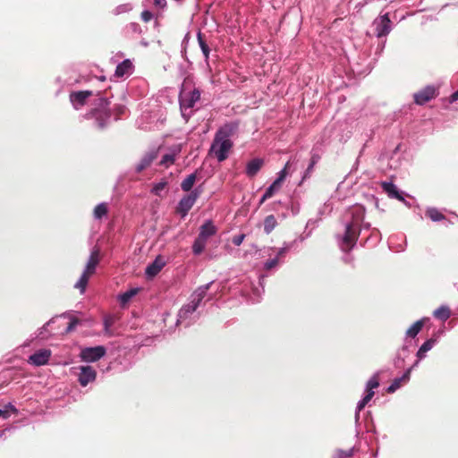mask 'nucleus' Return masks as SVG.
I'll list each match as a JSON object with an SVG mask.
<instances>
[{
	"label": "nucleus",
	"instance_id": "55",
	"mask_svg": "<svg viewBox=\"0 0 458 458\" xmlns=\"http://www.w3.org/2000/svg\"><path fill=\"white\" fill-rule=\"evenodd\" d=\"M385 44H386V42H382L380 45H378V47H377V53L380 54L383 51V49L385 47Z\"/></svg>",
	"mask_w": 458,
	"mask_h": 458
},
{
	"label": "nucleus",
	"instance_id": "10",
	"mask_svg": "<svg viewBox=\"0 0 458 458\" xmlns=\"http://www.w3.org/2000/svg\"><path fill=\"white\" fill-rule=\"evenodd\" d=\"M106 350L103 345L94 347H85L81 350L80 358L85 362H95L103 358Z\"/></svg>",
	"mask_w": 458,
	"mask_h": 458
},
{
	"label": "nucleus",
	"instance_id": "2",
	"mask_svg": "<svg viewBox=\"0 0 458 458\" xmlns=\"http://www.w3.org/2000/svg\"><path fill=\"white\" fill-rule=\"evenodd\" d=\"M365 208L361 205H354L348 208L344 215V233L337 237L340 249L344 252L352 250L357 243L362 230H370V224L364 222Z\"/></svg>",
	"mask_w": 458,
	"mask_h": 458
},
{
	"label": "nucleus",
	"instance_id": "15",
	"mask_svg": "<svg viewBox=\"0 0 458 458\" xmlns=\"http://www.w3.org/2000/svg\"><path fill=\"white\" fill-rule=\"evenodd\" d=\"M412 367H409L405 372L398 377H395L392 383L388 386L386 392L389 394L394 393L396 390L401 388L403 385L407 384L410 380V374Z\"/></svg>",
	"mask_w": 458,
	"mask_h": 458
},
{
	"label": "nucleus",
	"instance_id": "25",
	"mask_svg": "<svg viewBox=\"0 0 458 458\" xmlns=\"http://www.w3.org/2000/svg\"><path fill=\"white\" fill-rule=\"evenodd\" d=\"M198 43L201 49V52L205 57V62L208 65V58H209V53L210 48L207 42L203 39L201 32H198L197 34Z\"/></svg>",
	"mask_w": 458,
	"mask_h": 458
},
{
	"label": "nucleus",
	"instance_id": "6",
	"mask_svg": "<svg viewBox=\"0 0 458 458\" xmlns=\"http://www.w3.org/2000/svg\"><path fill=\"white\" fill-rule=\"evenodd\" d=\"M379 386L378 373H375L366 383L364 389V396L358 402L355 409V423L360 426V412L371 401L375 394V389Z\"/></svg>",
	"mask_w": 458,
	"mask_h": 458
},
{
	"label": "nucleus",
	"instance_id": "44",
	"mask_svg": "<svg viewBox=\"0 0 458 458\" xmlns=\"http://www.w3.org/2000/svg\"><path fill=\"white\" fill-rule=\"evenodd\" d=\"M141 20L145 22H148L152 18H153V14L150 11L148 10H144L142 13H141Z\"/></svg>",
	"mask_w": 458,
	"mask_h": 458
},
{
	"label": "nucleus",
	"instance_id": "11",
	"mask_svg": "<svg viewBox=\"0 0 458 458\" xmlns=\"http://www.w3.org/2000/svg\"><path fill=\"white\" fill-rule=\"evenodd\" d=\"M76 369L79 370L77 377L81 386H87L89 383L96 380L97 371L93 367L89 365L79 366Z\"/></svg>",
	"mask_w": 458,
	"mask_h": 458
},
{
	"label": "nucleus",
	"instance_id": "5",
	"mask_svg": "<svg viewBox=\"0 0 458 458\" xmlns=\"http://www.w3.org/2000/svg\"><path fill=\"white\" fill-rule=\"evenodd\" d=\"M425 320L426 318L416 321L406 330L404 344L397 352V356L394 360L396 368L402 369L406 365V360L411 354L410 348L416 345L415 337L421 330Z\"/></svg>",
	"mask_w": 458,
	"mask_h": 458
},
{
	"label": "nucleus",
	"instance_id": "42",
	"mask_svg": "<svg viewBox=\"0 0 458 458\" xmlns=\"http://www.w3.org/2000/svg\"><path fill=\"white\" fill-rule=\"evenodd\" d=\"M289 249H290V245L284 244V246H283L282 248L277 250L276 258H278V260H279L282 257H284L287 253Z\"/></svg>",
	"mask_w": 458,
	"mask_h": 458
},
{
	"label": "nucleus",
	"instance_id": "24",
	"mask_svg": "<svg viewBox=\"0 0 458 458\" xmlns=\"http://www.w3.org/2000/svg\"><path fill=\"white\" fill-rule=\"evenodd\" d=\"M139 292L138 288H131L118 295V301L122 306L126 305L132 297H134Z\"/></svg>",
	"mask_w": 458,
	"mask_h": 458
},
{
	"label": "nucleus",
	"instance_id": "28",
	"mask_svg": "<svg viewBox=\"0 0 458 458\" xmlns=\"http://www.w3.org/2000/svg\"><path fill=\"white\" fill-rule=\"evenodd\" d=\"M277 225V221L274 215H269L264 219V232L269 234Z\"/></svg>",
	"mask_w": 458,
	"mask_h": 458
},
{
	"label": "nucleus",
	"instance_id": "8",
	"mask_svg": "<svg viewBox=\"0 0 458 458\" xmlns=\"http://www.w3.org/2000/svg\"><path fill=\"white\" fill-rule=\"evenodd\" d=\"M202 193L200 187H196L190 193L184 195L179 201L176 207V212L184 218L191 208L194 206L196 200L199 198Z\"/></svg>",
	"mask_w": 458,
	"mask_h": 458
},
{
	"label": "nucleus",
	"instance_id": "52",
	"mask_svg": "<svg viewBox=\"0 0 458 458\" xmlns=\"http://www.w3.org/2000/svg\"><path fill=\"white\" fill-rule=\"evenodd\" d=\"M455 101H458V89L452 94V96L450 97V102L453 103V102H455Z\"/></svg>",
	"mask_w": 458,
	"mask_h": 458
},
{
	"label": "nucleus",
	"instance_id": "13",
	"mask_svg": "<svg viewBox=\"0 0 458 458\" xmlns=\"http://www.w3.org/2000/svg\"><path fill=\"white\" fill-rule=\"evenodd\" d=\"M381 187L389 198L396 199L400 201H404L406 193L403 191H400L392 182H382Z\"/></svg>",
	"mask_w": 458,
	"mask_h": 458
},
{
	"label": "nucleus",
	"instance_id": "20",
	"mask_svg": "<svg viewBox=\"0 0 458 458\" xmlns=\"http://www.w3.org/2000/svg\"><path fill=\"white\" fill-rule=\"evenodd\" d=\"M132 63L129 59H125L117 64L114 71V75L117 78H122L125 75H130L132 72Z\"/></svg>",
	"mask_w": 458,
	"mask_h": 458
},
{
	"label": "nucleus",
	"instance_id": "41",
	"mask_svg": "<svg viewBox=\"0 0 458 458\" xmlns=\"http://www.w3.org/2000/svg\"><path fill=\"white\" fill-rule=\"evenodd\" d=\"M80 320L74 317L70 318V323L65 329L66 333H70L75 329V327L79 325Z\"/></svg>",
	"mask_w": 458,
	"mask_h": 458
},
{
	"label": "nucleus",
	"instance_id": "51",
	"mask_svg": "<svg viewBox=\"0 0 458 458\" xmlns=\"http://www.w3.org/2000/svg\"><path fill=\"white\" fill-rule=\"evenodd\" d=\"M8 419L9 414L7 410H4V408L0 409V418Z\"/></svg>",
	"mask_w": 458,
	"mask_h": 458
},
{
	"label": "nucleus",
	"instance_id": "45",
	"mask_svg": "<svg viewBox=\"0 0 458 458\" xmlns=\"http://www.w3.org/2000/svg\"><path fill=\"white\" fill-rule=\"evenodd\" d=\"M444 218V216L437 210L431 208V220L440 221Z\"/></svg>",
	"mask_w": 458,
	"mask_h": 458
},
{
	"label": "nucleus",
	"instance_id": "1",
	"mask_svg": "<svg viewBox=\"0 0 458 458\" xmlns=\"http://www.w3.org/2000/svg\"><path fill=\"white\" fill-rule=\"evenodd\" d=\"M91 108L83 117L87 120H93L94 126L98 129L106 128L111 118L109 108L110 102L106 98L102 97L99 93L94 95L91 90L72 91L69 96L70 102L74 109H81L92 98Z\"/></svg>",
	"mask_w": 458,
	"mask_h": 458
},
{
	"label": "nucleus",
	"instance_id": "53",
	"mask_svg": "<svg viewBox=\"0 0 458 458\" xmlns=\"http://www.w3.org/2000/svg\"><path fill=\"white\" fill-rule=\"evenodd\" d=\"M268 199H270V198L266 197V193L264 192V194L262 195V197L260 198V199L259 201V207H260Z\"/></svg>",
	"mask_w": 458,
	"mask_h": 458
},
{
	"label": "nucleus",
	"instance_id": "3",
	"mask_svg": "<svg viewBox=\"0 0 458 458\" xmlns=\"http://www.w3.org/2000/svg\"><path fill=\"white\" fill-rule=\"evenodd\" d=\"M212 284L213 281L200 285L191 294L188 303L182 305L177 313L175 323L177 327L187 328L199 319L201 313L199 308L201 306L202 301Z\"/></svg>",
	"mask_w": 458,
	"mask_h": 458
},
{
	"label": "nucleus",
	"instance_id": "16",
	"mask_svg": "<svg viewBox=\"0 0 458 458\" xmlns=\"http://www.w3.org/2000/svg\"><path fill=\"white\" fill-rule=\"evenodd\" d=\"M165 262L164 259L158 256L155 259V260L148 264L145 269V275L147 278L151 279L155 277L165 267Z\"/></svg>",
	"mask_w": 458,
	"mask_h": 458
},
{
	"label": "nucleus",
	"instance_id": "35",
	"mask_svg": "<svg viewBox=\"0 0 458 458\" xmlns=\"http://www.w3.org/2000/svg\"><path fill=\"white\" fill-rule=\"evenodd\" d=\"M290 161H288L284 167L277 174V177L276 179V182H278L279 183L282 184V182L284 181V179L286 178L287 174H288V169L290 168Z\"/></svg>",
	"mask_w": 458,
	"mask_h": 458
},
{
	"label": "nucleus",
	"instance_id": "31",
	"mask_svg": "<svg viewBox=\"0 0 458 458\" xmlns=\"http://www.w3.org/2000/svg\"><path fill=\"white\" fill-rule=\"evenodd\" d=\"M434 317L441 321H445L450 317V310L442 306L434 311Z\"/></svg>",
	"mask_w": 458,
	"mask_h": 458
},
{
	"label": "nucleus",
	"instance_id": "58",
	"mask_svg": "<svg viewBox=\"0 0 458 458\" xmlns=\"http://www.w3.org/2000/svg\"><path fill=\"white\" fill-rule=\"evenodd\" d=\"M254 293H255V294H257L258 296H259V295H260V292H259V289H255V290H254Z\"/></svg>",
	"mask_w": 458,
	"mask_h": 458
},
{
	"label": "nucleus",
	"instance_id": "39",
	"mask_svg": "<svg viewBox=\"0 0 458 458\" xmlns=\"http://www.w3.org/2000/svg\"><path fill=\"white\" fill-rule=\"evenodd\" d=\"M353 448H351L347 451H338L334 458H352Z\"/></svg>",
	"mask_w": 458,
	"mask_h": 458
},
{
	"label": "nucleus",
	"instance_id": "32",
	"mask_svg": "<svg viewBox=\"0 0 458 458\" xmlns=\"http://www.w3.org/2000/svg\"><path fill=\"white\" fill-rule=\"evenodd\" d=\"M175 156H176V151H173L171 153L165 154L160 160V163H159L160 165L168 167L169 165H171L172 164L174 163Z\"/></svg>",
	"mask_w": 458,
	"mask_h": 458
},
{
	"label": "nucleus",
	"instance_id": "7",
	"mask_svg": "<svg viewBox=\"0 0 458 458\" xmlns=\"http://www.w3.org/2000/svg\"><path fill=\"white\" fill-rule=\"evenodd\" d=\"M200 90L199 89H193L192 90L186 91L182 89L179 95V104L182 114L187 119L191 114V109L195 104L200 99Z\"/></svg>",
	"mask_w": 458,
	"mask_h": 458
},
{
	"label": "nucleus",
	"instance_id": "30",
	"mask_svg": "<svg viewBox=\"0 0 458 458\" xmlns=\"http://www.w3.org/2000/svg\"><path fill=\"white\" fill-rule=\"evenodd\" d=\"M89 276H90L89 275L85 274V273L82 272V274L80 276L79 280L74 284V287L76 289H79L81 293H85Z\"/></svg>",
	"mask_w": 458,
	"mask_h": 458
},
{
	"label": "nucleus",
	"instance_id": "49",
	"mask_svg": "<svg viewBox=\"0 0 458 458\" xmlns=\"http://www.w3.org/2000/svg\"><path fill=\"white\" fill-rule=\"evenodd\" d=\"M12 429H13L12 427H7V428L0 430V438L5 437H6V433L11 431Z\"/></svg>",
	"mask_w": 458,
	"mask_h": 458
},
{
	"label": "nucleus",
	"instance_id": "60",
	"mask_svg": "<svg viewBox=\"0 0 458 458\" xmlns=\"http://www.w3.org/2000/svg\"><path fill=\"white\" fill-rule=\"evenodd\" d=\"M391 168H396V165H394L393 164L390 165Z\"/></svg>",
	"mask_w": 458,
	"mask_h": 458
},
{
	"label": "nucleus",
	"instance_id": "12",
	"mask_svg": "<svg viewBox=\"0 0 458 458\" xmlns=\"http://www.w3.org/2000/svg\"><path fill=\"white\" fill-rule=\"evenodd\" d=\"M51 353L48 349L38 350L29 357L28 362L37 367L46 365L51 357Z\"/></svg>",
	"mask_w": 458,
	"mask_h": 458
},
{
	"label": "nucleus",
	"instance_id": "54",
	"mask_svg": "<svg viewBox=\"0 0 458 458\" xmlns=\"http://www.w3.org/2000/svg\"><path fill=\"white\" fill-rule=\"evenodd\" d=\"M264 281H265V276H260L259 278V284L260 287L262 288V292L264 291Z\"/></svg>",
	"mask_w": 458,
	"mask_h": 458
},
{
	"label": "nucleus",
	"instance_id": "26",
	"mask_svg": "<svg viewBox=\"0 0 458 458\" xmlns=\"http://www.w3.org/2000/svg\"><path fill=\"white\" fill-rule=\"evenodd\" d=\"M107 212H108L107 204L105 202H101V203L98 204L94 208V212H93L94 218L100 220L107 215Z\"/></svg>",
	"mask_w": 458,
	"mask_h": 458
},
{
	"label": "nucleus",
	"instance_id": "21",
	"mask_svg": "<svg viewBox=\"0 0 458 458\" xmlns=\"http://www.w3.org/2000/svg\"><path fill=\"white\" fill-rule=\"evenodd\" d=\"M414 103L423 106L429 101V85H426L421 90L413 94Z\"/></svg>",
	"mask_w": 458,
	"mask_h": 458
},
{
	"label": "nucleus",
	"instance_id": "36",
	"mask_svg": "<svg viewBox=\"0 0 458 458\" xmlns=\"http://www.w3.org/2000/svg\"><path fill=\"white\" fill-rule=\"evenodd\" d=\"M166 184L167 182L165 181L155 183L151 190L152 193H154L155 195H160L161 191H164Z\"/></svg>",
	"mask_w": 458,
	"mask_h": 458
},
{
	"label": "nucleus",
	"instance_id": "22",
	"mask_svg": "<svg viewBox=\"0 0 458 458\" xmlns=\"http://www.w3.org/2000/svg\"><path fill=\"white\" fill-rule=\"evenodd\" d=\"M115 322V318L112 315H106L104 317V334L109 337L114 336V333L112 330V327Z\"/></svg>",
	"mask_w": 458,
	"mask_h": 458
},
{
	"label": "nucleus",
	"instance_id": "34",
	"mask_svg": "<svg viewBox=\"0 0 458 458\" xmlns=\"http://www.w3.org/2000/svg\"><path fill=\"white\" fill-rule=\"evenodd\" d=\"M281 183L276 180L267 188L265 193L266 197H273V195L280 189Z\"/></svg>",
	"mask_w": 458,
	"mask_h": 458
},
{
	"label": "nucleus",
	"instance_id": "46",
	"mask_svg": "<svg viewBox=\"0 0 458 458\" xmlns=\"http://www.w3.org/2000/svg\"><path fill=\"white\" fill-rule=\"evenodd\" d=\"M3 408H4V410H7L8 411L9 416L11 415V413L16 414L18 412V410L11 403H8Z\"/></svg>",
	"mask_w": 458,
	"mask_h": 458
},
{
	"label": "nucleus",
	"instance_id": "33",
	"mask_svg": "<svg viewBox=\"0 0 458 458\" xmlns=\"http://www.w3.org/2000/svg\"><path fill=\"white\" fill-rule=\"evenodd\" d=\"M133 6L131 3H125V4H119L117 5L114 10H113V13L114 15H119V14H122V13H129L132 10Z\"/></svg>",
	"mask_w": 458,
	"mask_h": 458
},
{
	"label": "nucleus",
	"instance_id": "59",
	"mask_svg": "<svg viewBox=\"0 0 458 458\" xmlns=\"http://www.w3.org/2000/svg\"><path fill=\"white\" fill-rule=\"evenodd\" d=\"M425 215H426V216H429V209H428H428H426V211H425Z\"/></svg>",
	"mask_w": 458,
	"mask_h": 458
},
{
	"label": "nucleus",
	"instance_id": "9",
	"mask_svg": "<svg viewBox=\"0 0 458 458\" xmlns=\"http://www.w3.org/2000/svg\"><path fill=\"white\" fill-rule=\"evenodd\" d=\"M374 33L377 38L386 37L392 30V21L388 13L376 18L372 23Z\"/></svg>",
	"mask_w": 458,
	"mask_h": 458
},
{
	"label": "nucleus",
	"instance_id": "43",
	"mask_svg": "<svg viewBox=\"0 0 458 458\" xmlns=\"http://www.w3.org/2000/svg\"><path fill=\"white\" fill-rule=\"evenodd\" d=\"M245 238V234L242 233V234H237V235H234L232 239V242L235 245V246H240L243 240Z\"/></svg>",
	"mask_w": 458,
	"mask_h": 458
},
{
	"label": "nucleus",
	"instance_id": "40",
	"mask_svg": "<svg viewBox=\"0 0 458 458\" xmlns=\"http://www.w3.org/2000/svg\"><path fill=\"white\" fill-rule=\"evenodd\" d=\"M278 262H279L278 258L275 257L273 259H270L264 263V269L270 270V269L274 268L275 267H276Z\"/></svg>",
	"mask_w": 458,
	"mask_h": 458
},
{
	"label": "nucleus",
	"instance_id": "57",
	"mask_svg": "<svg viewBox=\"0 0 458 458\" xmlns=\"http://www.w3.org/2000/svg\"><path fill=\"white\" fill-rule=\"evenodd\" d=\"M351 259H351L350 255H346V257H344V261H345V262H350V261H351Z\"/></svg>",
	"mask_w": 458,
	"mask_h": 458
},
{
	"label": "nucleus",
	"instance_id": "62",
	"mask_svg": "<svg viewBox=\"0 0 458 458\" xmlns=\"http://www.w3.org/2000/svg\"><path fill=\"white\" fill-rule=\"evenodd\" d=\"M63 317H66L67 316V313H63L62 315Z\"/></svg>",
	"mask_w": 458,
	"mask_h": 458
},
{
	"label": "nucleus",
	"instance_id": "61",
	"mask_svg": "<svg viewBox=\"0 0 458 458\" xmlns=\"http://www.w3.org/2000/svg\"><path fill=\"white\" fill-rule=\"evenodd\" d=\"M276 204H280V201L275 202V203H273L272 205L274 206V205H276Z\"/></svg>",
	"mask_w": 458,
	"mask_h": 458
},
{
	"label": "nucleus",
	"instance_id": "56",
	"mask_svg": "<svg viewBox=\"0 0 458 458\" xmlns=\"http://www.w3.org/2000/svg\"><path fill=\"white\" fill-rule=\"evenodd\" d=\"M403 202L404 203V205H405V206H407V207H409V208H411V201L406 200V199H404V201H403Z\"/></svg>",
	"mask_w": 458,
	"mask_h": 458
},
{
	"label": "nucleus",
	"instance_id": "23",
	"mask_svg": "<svg viewBox=\"0 0 458 458\" xmlns=\"http://www.w3.org/2000/svg\"><path fill=\"white\" fill-rule=\"evenodd\" d=\"M197 174L196 173H192L189 174L187 177H185L182 182H181V188L183 191H191L192 187L196 182Z\"/></svg>",
	"mask_w": 458,
	"mask_h": 458
},
{
	"label": "nucleus",
	"instance_id": "48",
	"mask_svg": "<svg viewBox=\"0 0 458 458\" xmlns=\"http://www.w3.org/2000/svg\"><path fill=\"white\" fill-rule=\"evenodd\" d=\"M153 1H154V4L158 8H164L166 5L165 0H153Z\"/></svg>",
	"mask_w": 458,
	"mask_h": 458
},
{
	"label": "nucleus",
	"instance_id": "37",
	"mask_svg": "<svg viewBox=\"0 0 458 458\" xmlns=\"http://www.w3.org/2000/svg\"><path fill=\"white\" fill-rule=\"evenodd\" d=\"M370 239H372L374 241V242H378L381 240V233L377 228L371 229V233L366 239V242H369Z\"/></svg>",
	"mask_w": 458,
	"mask_h": 458
},
{
	"label": "nucleus",
	"instance_id": "47",
	"mask_svg": "<svg viewBox=\"0 0 458 458\" xmlns=\"http://www.w3.org/2000/svg\"><path fill=\"white\" fill-rule=\"evenodd\" d=\"M54 321V318H51L49 321H47L41 328L38 329V334L37 336L42 335L43 332L47 329V327Z\"/></svg>",
	"mask_w": 458,
	"mask_h": 458
},
{
	"label": "nucleus",
	"instance_id": "19",
	"mask_svg": "<svg viewBox=\"0 0 458 458\" xmlns=\"http://www.w3.org/2000/svg\"><path fill=\"white\" fill-rule=\"evenodd\" d=\"M217 232L216 225L213 224L211 220H207L205 223L199 227V237L208 241L211 236L215 235Z\"/></svg>",
	"mask_w": 458,
	"mask_h": 458
},
{
	"label": "nucleus",
	"instance_id": "14",
	"mask_svg": "<svg viewBox=\"0 0 458 458\" xmlns=\"http://www.w3.org/2000/svg\"><path fill=\"white\" fill-rule=\"evenodd\" d=\"M158 151L157 149H151L148 151L136 165L135 171L140 173L148 168L154 160L157 158Z\"/></svg>",
	"mask_w": 458,
	"mask_h": 458
},
{
	"label": "nucleus",
	"instance_id": "17",
	"mask_svg": "<svg viewBox=\"0 0 458 458\" xmlns=\"http://www.w3.org/2000/svg\"><path fill=\"white\" fill-rule=\"evenodd\" d=\"M99 263V250L95 248L92 250L83 273L92 276L96 272L97 266Z\"/></svg>",
	"mask_w": 458,
	"mask_h": 458
},
{
	"label": "nucleus",
	"instance_id": "18",
	"mask_svg": "<svg viewBox=\"0 0 458 458\" xmlns=\"http://www.w3.org/2000/svg\"><path fill=\"white\" fill-rule=\"evenodd\" d=\"M264 165V160L259 157H256L249 161L246 165L245 173L250 178L255 177L260 171Z\"/></svg>",
	"mask_w": 458,
	"mask_h": 458
},
{
	"label": "nucleus",
	"instance_id": "50",
	"mask_svg": "<svg viewBox=\"0 0 458 458\" xmlns=\"http://www.w3.org/2000/svg\"><path fill=\"white\" fill-rule=\"evenodd\" d=\"M314 165L315 161L312 160L305 171L304 178L312 171Z\"/></svg>",
	"mask_w": 458,
	"mask_h": 458
},
{
	"label": "nucleus",
	"instance_id": "38",
	"mask_svg": "<svg viewBox=\"0 0 458 458\" xmlns=\"http://www.w3.org/2000/svg\"><path fill=\"white\" fill-rule=\"evenodd\" d=\"M126 106L124 105H117L114 108V113L115 114V119H119L120 116L123 115L126 113Z\"/></svg>",
	"mask_w": 458,
	"mask_h": 458
},
{
	"label": "nucleus",
	"instance_id": "29",
	"mask_svg": "<svg viewBox=\"0 0 458 458\" xmlns=\"http://www.w3.org/2000/svg\"><path fill=\"white\" fill-rule=\"evenodd\" d=\"M206 240L197 237L192 244V252L195 256L200 255L206 248Z\"/></svg>",
	"mask_w": 458,
	"mask_h": 458
},
{
	"label": "nucleus",
	"instance_id": "4",
	"mask_svg": "<svg viewBox=\"0 0 458 458\" xmlns=\"http://www.w3.org/2000/svg\"><path fill=\"white\" fill-rule=\"evenodd\" d=\"M237 122H231L222 125L216 132L213 142L210 147L212 152L219 162H223L228 157V153L233 148L231 138L238 129Z\"/></svg>",
	"mask_w": 458,
	"mask_h": 458
},
{
	"label": "nucleus",
	"instance_id": "27",
	"mask_svg": "<svg viewBox=\"0 0 458 458\" xmlns=\"http://www.w3.org/2000/svg\"><path fill=\"white\" fill-rule=\"evenodd\" d=\"M429 351V339H427L425 340V342L422 344V345L420 346V348L418 350V352H416V360L415 362L411 366V367H414L415 365L418 364V362L426 357V354L427 352Z\"/></svg>",
	"mask_w": 458,
	"mask_h": 458
}]
</instances>
